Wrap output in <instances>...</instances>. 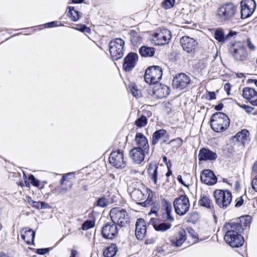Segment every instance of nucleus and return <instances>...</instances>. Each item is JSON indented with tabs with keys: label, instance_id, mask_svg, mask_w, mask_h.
Instances as JSON below:
<instances>
[{
	"label": "nucleus",
	"instance_id": "nucleus-51",
	"mask_svg": "<svg viewBox=\"0 0 257 257\" xmlns=\"http://www.w3.org/2000/svg\"><path fill=\"white\" fill-rule=\"evenodd\" d=\"M40 209H50L51 206L45 202H40Z\"/></svg>",
	"mask_w": 257,
	"mask_h": 257
},
{
	"label": "nucleus",
	"instance_id": "nucleus-43",
	"mask_svg": "<svg viewBox=\"0 0 257 257\" xmlns=\"http://www.w3.org/2000/svg\"><path fill=\"white\" fill-rule=\"evenodd\" d=\"M29 179L31 181L32 184L36 187H38L40 185V181L36 179L33 175H30Z\"/></svg>",
	"mask_w": 257,
	"mask_h": 257
},
{
	"label": "nucleus",
	"instance_id": "nucleus-47",
	"mask_svg": "<svg viewBox=\"0 0 257 257\" xmlns=\"http://www.w3.org/2000/svg\"><path fill=\"white\" fill-rule=\"evenodd\" d=\"M57 22L53 21L51 22L47 23L44 25L45 28H53L55 27H57L58 25H57Z\"/></svg>",
	"mask_w": 257,
	"mask_h": 257
},
{
	"label": "nucleus",
	"instance_id": "nucleus-23",
	"mask_svg": "<svg viewBox=\"0 0 257 257\" xmlns=\"http://www.w3.org/2000/svg\"><path fill=\"white\" fill-rule=\"evenodd\" d=\"M217 157V155L216 153L206 148L201 149L198 154V160L200 161H212L215 160Z\"/></svg>",
	"mask_w": 257,
	"mask_h": 257
},
{
	"label": "nucleus",
	"instance_id": "nucleus-35",
	"mask_svg": "<svg viewBox=\"0 0 257 257\" xmlns=\"http://www.w3.org/2000/svg\"><path fill=\"white\" fill-rule=\"evenodd\" d=\"M117 251L116 245L112 244L103 251V255L104 257H113L115 255Z\"/></svg>",
	"mask_w": 257,
	"mask_h": 257
},
{
	"label": "nucleus",
	"instance_id": "nucleus-37",
	"mask_svg": "<svg viewBox=\"0 0 257 257\" xmlns=\"http://www.w3.org/2000/svg\"><path fill=\"white\" fill-rule=\"evenodd\" d=\"M167 133L165 130L161 129L156 131L153 135L152 144L156 145L159 140L162 138Z\"/></svg>",
	"mask_w": 257,
	"mask_h": 257
},
{
	"label": "nucleus",
	"instance_id": "nucleus-56",
	"mask_svg": "<svg viewBox=\"0 0 257 257\" xmlns=\"http://www.w3.org/2000/svg\"><path fill=\"white\" fill-rule=\"evenodd\" d=\"M64 175H68L67 177L65 179L66 182L68 181H71L70 180L72 178L75 177L74 174L73 172L68 173L64 174Z\"/></svg>",
	"mask_w": 257,
	"mask_h": 257
},
{
	"label": "nucleus",
	"instance_id": "nucleus-33",
	"mask_svg": "<svg viewBox=\"0 0 257 257\" xmlns=\"http://www.w3.org/2000/svg\"><path fill=\"white\" fill-rule=\"evenodd\" d=\"M139 52L143 57H152L155 54V49L153 47L142 46L140 48Z\"/></svg>",
	"mask_w": 257,
	"mask_h": 257
},
{
	"label": "nucleus",
	"instance_id": "nucleus-16",
	"mask_svg": "<svg viewBox=\"0 0 257 257\" xmlns=\"http://www.w3.org/2000/svg\"><path fill=\"white\" fill-rule=\"evenodd\" d=\"M68 175H63L60 180V185L56 187L53 190V192L57 194H60L66 193L69 191L73 183L71 181H65L66 178Z\"/></svg>",
	"mask_w": 257,
	"mask_h": 257
},
{
	"label": "nucleus",
	"instance_id": "nucleus-52",
	"mask_svg": "<svg viewBox=\"0 0 257 257\" xmlns=\"http://www.w3.org/2000/svg\"><path fill=\"white\" fill-rule=\"evenodd\" d=\"M206 98L208 100H213L216 98V94L214 92H210L208 93Z\"/></svg>",
	"mask_w": 257,
	"mask_h": 257
},
{
	"label": "nucleus",
	"instance_id": "nucleus-45",
	"mask_svg": "<svg viewBox=\"0 0 257 257\" xmlns=\"http://www.w3.org/2000/svg\"><path fill=\"white\" fill-rule=\"evenodd\" d=\"M50 248H39L37 250V253L39 254H45L49 252Z\"/></svg>",
	"mask_w": 257,
	"mask_h": 257
},
{
	"label": "nucleus",
	"instance_id": "nucleus-5",
	"mask_svg": "<svg viewBox=\"0 0 257 257\" xmlns=\"http://www.w3.org/2000/svg\"><path fill=\"white\" fill-rule=\"evenodd\" d=\"M124 41L120 38H116L111 41L109 44L110 55L113 60H117L124 54Z\"/></svg>",
	"mask_w": 257,
	"mask_h": 257
},
{
	"label": "nucleus",
	"instance_id": "nucleus-18",
	"mask_svg": "<svg viewBox=\"0 0 257 257\" xmlns=\"http://www.w3.org/2000/svg\"><path fill=\"white\" fill-rule=\"evenodd\" d=\"M243 97L252 105L257 106V91L250 87H245L242 90Z\"/></svg>",
	"mask_w": 257,
	"mask_h": 257
},
{
	"label": "nucleus",
	"instance_id": "nucleus-17",
	"mask_svg": "<svg viewBox=\"0 0 257 257\" xmlns=\"http://www.w3.org/2000/svg\"><path fill=\"white\" fill-rule=\"evenodd\" d=\"M200 179L202 182L208 185H213L217 181L214 173L209 169L204 170L201 173Z\"/></svg>",
	"mask_w": 257,
	"mask_h": 257
},
{
	"label": "nucleus",
	"instance_id": "nucleus-1",
	"mask_svg": "<svg viewBox=\"0 0 257 257\" xmlns=\"http://www.w3.org/2000/svg\"><path fill=\"white\" fill-rule=\"evenodd\" d=\"M225 232L224 236L225 242L232 247H239L242 246L244 242L241 232L243 230L240 223H226L223 228Z\"/></svg>",
	"mask_w": 257,
	"mask_h": 257
},
{
	"label": "nucleus",
	"instance_id": "nucleus-25",
	"mask_svg": "<svg viewBox=\"0 0 257 257\" xmlns=\"http://www.w3.org/2000/svg\"><path fill=\"white\" fill-rule=\"evenodd\" d=\"M162 218L165 221L173 222L174 220L172 215V207L170 203L165 201L162 209Z\"/></svg>",
	"mask_w": 257,
	"mask_h": 257
},
{
	"label": "nucleus",
	"instance_id": "nucleus-2",
	"mask_svg": "<svg viewBox=\"0 0 257 257\" xmlns=\"http://www.w3.org/2000/svg\"><path fill=\"white\" fill-rule=\"evenodd\" d=\"M211 128L217 133L225 131L229 126L230 120L227 115L222 112L214 113L210 120Z\"/></svg>",
	"mask_w": 257,
	"mask_h": 257
},
{
	"label": "nucleus",
	"instance_id": "nucleus-54",
	"mask_svg": "<svg viewBox=\"0 0 257 257\" xmlns=\"http://www.w3.org/2000/svg\"><path fill=\"white\" fill-rule=\"evenodd\" d=\"M241 221H242V220L243 219H244L245 220V226H249L250 224V217L249 216H246L245 217H242Z\"/></svg>",
	"mask_w": 257,
	"mask_h": 257
},
{
	"label": "nucleus",
	"instance_id": "nucleus-26",
	"mask_svg": "<svg viewBox=\"0 0 257 257\" xmlns=\"http://www.w3.org/2000/svg\"><path fill=\"white\" fill-rule=\"evenodd\" d=\"M148 172L151 180L155 185H158V178L161 174H159L157 165L154 162L151 163L148 166Z\"/></svg>",
	"mask_w": 257,
	"mask_h": 257
},
{
	"label": "nucleus",
	"instance_id": "nucleus-53",
	"mask_svg": "<svg viewBox=\"0 0 257 257\" xmlns=\"http://www.w3.org/2000/svg\"><path fill=\"white\" fill-rule=\"evenodd\" d=\"M246 42H247V45L248 47V48L250 50H254L255 49V47L252 44L249 38H247V40H246Z\"/></svg>",
	"mask_w": 257,
	"mask_h": 257
},
{
	"label": "nucleus",
	"instance_id": "nucleus-31",
	"mask_svg": "<svg viewBox=\"0 0 257 257\" xmlns=\"http://www.w3.org/2000/svg\"><path fill=\"white\" fill-rule=\"evenodd\" d=\"M35 233L31 229L26 230L22 234V238L28 244H33L34 241Z\"/></svg>",
	"mask_w": 257,
	"mask_h": 257
},
{
	"label": "nucleus",
	"instance_id": "nucleus-32",
	"mask_svg": "<svg viewBox=\"0 0 257 257\" xmlns=\"http://www.w3.org/2000/svg\"><path fill=\"white\" fill-rule=\"evenodd\" d=\"M200 205L205 207L210 208L213 206V203L209 196L202 194L199 201Z\"/></svg>",
	"mask_w": 257,
	"mask_h": 257
},
{
	"label": "nucleus",
	"instance_id": "nucleus-24",
	"mask_svg": "<svg viewBox=\"0 0 257 257\" xmlns=\"http://www.w3.org/2000/svg\"><path fill=\"white\" fill-rule=\"evenodd\" d=\"M186 239V232L185 230H180L177 234L170 239L171 245L174 247L181 246Z\"/></svg>",
	"mask_w": 257,
	"mask_h": 257
},
{
	"label": "nucleus",
	"instance_id": "nucleus-30",
	"mask_svg": "<svg viewBox=\"0 0 257 257\" xmlns=\"http://www.w3.org/2000/svg\"><path fill=\"white\" fill-rule=\"evenodd\" d=\"M234 139L243 146L249 140V133L245 129L242 130L236 134Z\"/></svg>",
	"mask_w": 257,
	"mask_h": 257
},
{
	"label": "nucleus",
	"instance_id": "nucleus-61",
	"mask_svg": "<svg viewBox=\"0 0 257 257\" xmlns=\"http://www.w3.org/2000/svg\"><path fill=\"white\" fill-rule=\"evenodd\" d=\"M230 85L229 83H226L224 85V89L226 91H228L230 90Z\"/></svg>",
	"mask_w": 257,
	"mask_h": 257
},
{
	"label": "nucleus",
	"instance_id": "nucleus-8",
	"mask_svg": "<svg viewBox=\"0 0 257 257\" xmlns=\"http://www.w3.org/2000/svg\"><path fill=\"white\" fill-rule=\"evenodd\" d=\"M174 207L175 212L181 216L185 214L190 208V202L188 197L181 195L174 201Z\"/></svg>",
	"mask_w": 257,
	"mask_h": 257
},
{
	"label": "nucleus",
	"instance_id": "nucleus-7",
	"mask_svg": "<svg viewBox=\"0 0 257 257\" xmlns=\"http://www.w3.org/2000/svg\"><path fill=\"white\" fill-rule=\"evenodd\" d=\"M162 69L159 66L150 67L146 70L144 74L145 81L149 84H155L162 78Z\"/></svg>",
	"mask_w": 257,
	"mask_h": 257
},
{
	"label": "nucleus",
	"instance_id": "nucleus-59",
	"mask_svg": "<svg viewBox=\"0 0 257 257\" xmlns=\"http://www.w3.org/2000/svg\"><path fill=\"white\" fill-rule=\"evenodd\" d=\"M223 104L222 103H220L218 105H216L215 106V108L217 110H220L223 108Z\"/></svg>",
	"mask_w": 257,
	"mask_h": 257
},
{
	"label": "nucleus",
	"instance_id": "nucleus-60",
	"mask_svg": "<svg viewBox=\"0 0 257 257\" xmlns=\"http://www.w3.org/2000/svg\"><path fill=\"white\" fill-rule=\"evenodd\" d=\"M130 174L132 175H135L140 174V172H139V171H138L136 170L131 169L130 171Z\"/></svg>",
	"mask_w": 257,
	"mask_h": 257
},
{
	"label": "nucleus",
	"instance_id": "nucleus-57",
	"mask_svg": "<svg viewBox=\"0 0 257 257\" xmlns=\"http://www.w3.org/2000/svg\"><path fill=\"white\" fill-rule=\"evenodd\" d=\"M131 92L134 96L137 97L139 94V91L136 89L134 87H133L131 89Z\"/></svg>",
	"mask_w": 257,
	"mask_h": 257
},
{
	"label": "nucleus",
	"instance_id": "nucleus-3",
	"mask_svg": "<svg viewBox=\"0 0 257 257\" xmlns=\"http://www.w3.org/2000/svg\"><path fill=\"white\" fill-rule=\"evenodd\" d=\"M236 7L232 3H226L220 7L217 11V16L221 22L231 21L235 16Z\"/></svg>",
	"mask_w": 257,
	"mask_h": 257
},
{
	"label": "nucleus",
	"instance_id": "nucleus-6",
	"mask_svg": "<svg viewBox=\"0 0 257 257\" xmlns=\"http://www.w3.org/2000/svg\"><path fill=\"white\" fill-rule=\"evenodd\" d=\"M214 196L220 208H226L232 201V194L228 190H216L214 192Z\"/></svg>",
	"mask_w": 257,
	"mask_h": 257
},
{
	"label": "nucleus",
	"instance_id": "nucleus-9",
	"mask_svg": "<svg viewBox=\"0 0 257 257\" xmlns=\"http://www.w3.org/2000/svg\"><path fill=\"white\" fill-rule=\"evenodd\" d=\"M191 83V79L188 75L181 73L176 76L172 82L174 88L183 90L188 88Z\"/></svg>",
	"mask_w": 257,
	"mask_h": 257
},
{
	"label": "nucleus",
	"instance_id": "nucleus-20",
	"mask_svg": "<svg viewBox=\"0 0 257 257\" xmlns=\"http://www.w3.org/2000/svg\"><path fill=\"white\" fill-rule=\"evenodd\" d=\"M233 55L234 58L238 61L246 60L247 54L245 47L242 44H238L234 46L233 49Z\"/></svg>",
	"mask_w": 257,
	"mask_h": 257
},
{
	"label": "nucleus",
	"instance_id": "nucleus-48",
	"mask_svg": "<svg viewBox=\"0 0 257 257\" xmlns=\"http://www.w3.org/2000/svg\"><path fill=\"white\" fill-rule=\"evenodd\" d=\"M188 233L190 234V235L192 237V238L194 239V240L193 241L194 243H195L197 241V234L194 232V231L193 229H189L188 231Z\"/></svg>",
	"mask_w": 257,
	"mask_h": 257
},
{
	"label": "nucleus",
	"instance_id": "nucleus-4",
	"mask_svg": "<svg viewBox=\"0 0 257 257\" xmlns=\"http://www.w3.org/2000/svg\"><path fill=\"white\" fill-rule=\"evenodd\" d=\"M112 221L118 225L123 227L129 222V216L127 212L120 208H113L110 211Z\"/></svg>",
	"mask_w": 257,
	"mask_h": 257
},
{
	"label": "nucleus",
	"instance_id": "nucleus-64",
	"mask_svg": "<svg viewBox=\"0 0 257 257\" xmlns=\"http://www.w3.org/2000/svg\"><path fill=\"white\" fill-rule=\"evenodd\" d=\"M0 257H10L8 254L1 252L0 253Z\"/></svg>",
	"mask_w": 257,
	"mask_h": 257
},
{
	"label": "nucleus",
	"instance_id": "nucleus-39",
	"mask_svg": "<svg viewBox=\"0 0 257 257\" xmlns=\"http://www.w3.org/2000/svg\"><path fill=\"white\" fill-rule=\"evenodd\" d=\"M95 222L92 220H87L85 221L82 225V229L83 230H87L94 227Z\"/></svg>",
	"mask_w": 257,
	"mask_h": 257
},
{
	"label": "nucleus",
	"instance_id": "nucleus-11",
	"mask_svg": "<svg viewBox=\"0 0 257 257\" xmlns=\"http://www.w3.org/2000/svg\"><path fill=\"white\" fill-rule=\"evenodd\" d=\"M118 229L116 224L111 222L105 223L101 229L102 236L107 239H112L118 234Z\"/></svg>",
	"mask_w": 257,
	"mask_h": 257
},
{
	"label": "nucleus",
	"instance_id": "nucleus-14",
	"mask_svg": "<svg viewBox=\"0 0 257 257\" xmlns=\"http://www.w3.org/2000/svg\"><path fill=\"white\" fill-rule=\"evenodd\" d=\"M171 31L167 29H161L154 35V41L158 45L168 44L171 39Z\"/></svg>",
	"mask_w": 257,
	"mask_h": 257
},
{
	"label": "nucleus",
	"instance_id": "nucleus-50",
	"mask_svg": "<svg viewBox=\"0 0 257 257\" xmlns=\"http://www.w3.org/2000/svg\"><path fill=\"white\" fill-rule=\"evenodd\" d=\"M74 29L81 32H85L86 30L88 29V28L84 25H78V26Z\"/></svg>",
	"mask_w": 257,
	"mask_h": 257
},
{
	"label": "nucleus",
	"instance_id": "nucleus-58",
	"mask_svg": "<svg viewBox=\"0 0 257 257\" xmlns=\"http://www.w3.org/2000/svg\"><path fill=\"white\" fill-rule=\"evenodd\" d=\"M147 194H148V198H147L146 201L145 202H146V201H149L148 203H149L151 201V199L153 197V192L151 191L150 190H148V193H147Z\"/></svg>",
	"mask_w": 257,
	"mask_h": 257
},
{
	"label": "nucleus",
	"instance_id": "nucleus-40",
	"mask_svg": "<svg viewBox=\"0 0 257 257\" xmlns=\"http://www.w3.org/2000/svg\"><path fill=\"white\" fill-rule=\"evenodd\" d=\"M175 0H164L162 3V6L165 9L172 8L175 4Z\"/></svg>",
	"mask_w": 257,
	"mask_h": 257
},
{
	"label": "nucleus",
	"instance_id": "nucleus-49",
	"mask_svg": "<svg viewBox=\"0 0 257 257\" xmlns=\"http://www.w3.org/2000/svg\"><path fill=\"white\" fill-rule=\"evenodd\" d=\"M251 185L252 189L257 192V177H253Z\"/></svg>",
	"mask_w": 257,
	"mask_h": 257
},
{
	"label": "nucleus",
	"instance_id": "nucleus-63",
	"mask_svg": "<svg viewBox=\"0 0 257 257\" xmlns=\"http://www.w3.org/2000/svg\"><path fill=\"white\" fill-rule=\"evenodd\" d=\"M76 254V250H72V252H71L70 257H75Z\"/></svg>",
	"mask_w": 257,
	"mask_h": 257
},
{
	"label": "nucleus",
	"instance_id": "nucleus-19",
	"mask_svg": "<svg viewBox=\"0 0 257 257\" xmlns=\"http://www.w3.org/2000/svg\"><path fill=\"white\" fill-rule=\"evenodd\" d=\"M147 232L146 224L145 220L142 218L137 219L136 223L135 234L138 239H143Z\"/></svg>",
	"mask_w": 257,
	"mask_h": 257
},
{
	"label": "nucleus",
	"instance_id": "nucleus-44",
	"mask_svg": "<svg viewBox=\"0 0 257 257\" xmlns=\"http://www.w3.org/2000/svg\"><path fill=\"white\" fill-rule=\"evenodd\" d=\"M243 201H244V200L242 199L241 196L237 198L235 201V207H239L240 206H241L242 205Z\"/></svg>",
	"mask_w": 257,
	"mask_h": 257
},
{
	"label": "nucleus",
	"instance_id": "nucleus-42",
	"mask_svg": "<svg viewBox=\"0 0 257 257\" xmlns=\"http://www.w3.org/2000/svg\"><path fill=\"white\" fill-rule=\"evenodd\" d=\"M237 104L240 108L243 109L247 113H251L252 111L254 110V108L251 107L249 105L245 104H239L238 103Z\"/></svg>",
	"mask_w": 257,
	"mask_h": 257
},
{
	"label": "nucleus",
	"instance_id": "nucleus-12",
	"mask_svg": "<svg viewBox=\"0 0 257 257\" xmlns=\"http://www.w3.org/2000/svg\"><path fill=\"white\" fill-rule=\"evenodd\" d=\"M180 43L183 50L188 53L194 52L198 46L197 41L188 36L182 37L180 39Z\"/></svg>",
	"mask_w": 257,
	"mask_h": 257
},
{
	"label": "nucleus",
	"instance_id": "nucleus-36",
	"mask_svg": "<svg viewBox=\"0 0 257 257\" xmlns=\"http://www.w3.org/2000/svg\"><path fill=\"white\" fill-rule=\"evenodd\" d=\"M68 9L69 11L67 14V17H68L73 22H76L78 21L80 18L79 12L75 10L73 7H70Z\"/></svg>",
	"mask_w": 257,
	"mask_h": 257
},
{
	"label": "nucleus",
	"instance_id": "nucleus-22",
	"mask_svg": "<svg viewBox=\"0 0 257 257\" xmlns=\"http://www.w3.org/2000/svg\"><path fill=\"white\" fill-rule=\"evenodd\" d=\"M149 152H144L139 148H134L130 152V156L133 161L138 164H141L144 160L145 156Z\"/></svg>",
	"mask_w": 257,
	"mask_h": 257
},
{
	"label": "nucleus",
	"instance_id": "nucleus-46",
	"mask_svg": "<svg viewBox=\"0 0 257 257\" xmlns=\"http://www.w3.org/2000/svg\"><path fill=\"white\" fill-rule=\"evenodd\" d=\"M251 175L253 177H257V161L254 163L252 167Z\"/></svg>",
	"mask_w": 257,
	"mask_h": 257
},
{
	"label": "nucleus",
	"instance_id": "nucleus-21",
	"mask_svg": "<svg viewBox=\"0 0 257 257\" xmlns=\"http://www.w3.org/2000/svg\"><path fill=\"white\" fill-rule=\"evenodd\" d=\"M148 189L143 188V189H135L131 193V198L138 204L145 203V202H139L144 200L147 198Z\"/></svg>",
	"mask_w": 257,
	"mask_h": 257
},
{
	"label": "nucleus",
	"instance_id": "nucleus-55",
	"mask_svg": "<svg viewBox=\"0 0 257 257\" xmlns=\"http://www.w3.org/2000/svg\"><path fill=\"white\" fill-rule=\"evenodd\" d=\"M40 202H37L32 200L31 205L37 209H40Z\"/></svg>",
	"mask_w": 257,
	"mask_h": 257
},
{
	"label": "nucleus",
	"instance_id": "nucleus-15",
	"mask_svg": "<svg viewBox=\"0 0 257 257\" xmlns=\"http://www.w3.org/2000/svg\"><path fill=\"white\" fill-rule=\"evenodd\" d=\"M138 60V56L137 53H130L124 58L123 64V68L125 71H130L136 66Z\"/></svg>",
	"mask_w": 257,
	"mask_h": 257
},
{
	"label": "nucleus",
	"instance_id": "nucleus-13",
	"mask_svg": "<svg viewBox=\"0 0 257 257\" xmlns=\"http://www.w3.org/2000/svg\"><path fill=\"white\" fill-rule=\"evenodd\" d=\"M256 4L254 0H243L240 3L241 17L246 19L250 17L254 11Z\"/></svg>",
	"mask_w": 257,
	"mask_h": 257
},
{
	"label": "nucleus",
	"instance_id": "nucleus-28",
	"mask_svg": "<svg viewBox=\"0 0 257 257\" xmlns=\"http://www.w3.org/2000/svg\"><path fill=\"white\" fill-rule=\"evenodd\" d=\"M170 88L166 85L159 84L153 88V93L158 98L167 97L170 94Z\"/></svg>",
	"mask_w": 257,
	"mask_h": 257
},
{
	"label": "nucleus",
	"instance_id": "nucleus-27",
	"mask_svg": "<svg viewBox=\"0 0 257 257\" xmlns=\"http://www.w3.org/2000/svg\"><path fill=\"white\" fill-rule=\"evenodd\" d=\"M135 141L137 145L136 148L141 149L144 152H149V146L147 139L142 133L137 134Z\"/></svg>",
	"mask_w": 257,
	"mask_h": 257
},
{
	"label": "nucleus",
	"instance_id": "nucleus-41",
	"mask_svg": "<svg viewBox=\"0 0 257 257\" xmlns=\"http://www.w3.org/2000/svg\"><path fill=\"white\" fill-rule=\"evenodd\" d=\"M108 204V200L105 197H101L97 201V205L101 207H105Z\"/></svg>",
	"mask_w": 257,
	"mask_h": 257
},
{
	"label": "nucleus",
	"instance_id": "nucleus-34",
	"mask_svg": "<svg viewBox=\"0 0 257 257\" xmlns=\"http://www.w3.org/2000/svg\"><path fill=\"white\" fill-rule=\"evenodd\" d=\"M170 222L154 223L153 226L156 231L164 232L169 229L172 227V224Z\"/></svg>",
	"mask_w": 257,
	"mask_h": 257
},
{
	"label": "nucleus",
	"instance_id": "nucleus-38",
	"mask_svg": "<svg viewBox=\"0 0 257 257\" xmlns=\"http://www.w3.org/2000/svg\"><path fill=\"white\" fill-rule=\"evenodd\" d=\"M148 119L147 117L145 115H142L136 120L135 123L137 126L142 127L146 125Z\"/></svg>",
	"mask_w": 257,
	"mask_h": 257
},
{
	"label": "nucleus",
	"instance_id": "nucleus-62",
	"mask_svg": "<svg viewBox=\"0 0 257 257\" xmlns=\"http://www.w3.org/2000/svg\"><path fill=\"white\" fill-rule=\"evenodd\" d=\"M163 160L164 162V163L166 164V165L167 166L168 168H169V166H168V162H167V157H166V156H163Z\"/></svg>",
	"mask_w": 257,
	"mask_h": 257
},
{
	"label": "nucleus",
	"instance_id": "nucleus-29",
	"mask_svg": "<svg viewBox=\"0 0 257 257\" xmlns=\"http://www.w3.org/2000/svg\"><path fill=\"white\" fill-rule=\"evenodd\" d=\"M236 34V32H230L226 35H225L222 30L221 29H216L214 33V38L219 42L223 43L229 37H232Z\"/></svg>",
	"mask_w": 257,
	"mask_h": 257
},
{
	"label": "nucleus",
	"instance_id": "nucleus-10",
	"mask_svg": "<svg viewBox=\"0 0 257 257\" xmlns=\"http://www.w3.org/2000/svg\"><path fill=\"white\" fill-rule=\"evenodd\" d=\"M109 163L116 168H123L125 166L123 152L117 150L111 152L109 157Z\"/></svg>",
	"mask_w": 257,
	"mask_h": 257
}]
</instances>
